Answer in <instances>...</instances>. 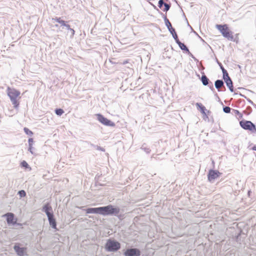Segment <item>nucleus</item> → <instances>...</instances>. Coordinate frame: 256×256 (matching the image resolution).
I'll list each match as a JSON object with an SVG mask.
<instances>
[{
  "label": "nucleus",
  "mask_w": 256,
  "mask_h": 256,
  "mask_svg": "<svg viewBox=\"0 0 256 256\" xmlns=\"http://www.w3.org/2000/svg\"><path fill=\"white\" fill-rule=\"evenodd\" d=\"M8 96L10 98L14 107L18 108L19 106L18 100L20 98V91L14 88L8 87L6 90Z\"/></svg>",
  "instance_id": "f257e3e1"
},
{
  "label": "nucleus",
  "mask_w": 256,
  "mask_h": 256,
  "mask_svg": "<svg viewBox=\"0 0 256 256\" xmlns=\"http://www.w3.org/2000/svg\"><path fill=\"white\" fill-rule=\"evenodd\" d=\"M42 211L46 214L50 225L53 228H56V222L52 212V209L48 204H45L42 208Z\"/></svg>",
  "instance_id": "f03ea898"
},
{
  "label": "nucleus",
  "mask_w": 256,
  "mask_h": 256,
  "mask_svg": "<svg viewBox=\"0 0 256 256\" xmlns=\"http://www.w3.org/2000/svg\"><path fill=\"white\" fill-rule=\"evenodd\" d=\"M99 214L107 216L118 214L120 212V209L116 208H114L112 205H108L105 206L99 207Z\"/></svg>",
  "instance_id": "7ed1b4c3"
},
{
  "label": "nucleus",
  "mask_w": 256,
  "mask_h": 256,
  "mask_svg": "<svg viewBox=\"0 0 256 256\" xmlns=\"http://www.w3.org/2000/svg\"><path fill=\"white\" fill-rule=\"evenodd\" d=\"M216 26L224 38L231 40H233L234 36L232 35V32L230 30L226 24H216Z\"/></svg>",
  "instance_id": "20e7f679"
},
{
  "label": "nucleus",
  "mask_w": 256,
  "mask_h": 256,
  "mask_svg": "<svg viewBox=\"0 0 256 256\" xmlns=\"http://www.w3.org/2000/svg\"><path fill=\"white\" fill-rule=\"evenodd\" d=\"M105 248L108 252H116L120 248V244L118 242L110 239L107 241Z\"/></svg>",
  "instance_id": "39448f33"
},
{
  "label": "nucleus",
  "mask_w": 256,
  "mask_h": 256,
  "mask_svg": "<svg viewBox=\"0 0 256 256\" xmlns=\"http://www.w3.org/2000/svg\"><path fill=\"white\" fill-rule=\"evenodd\" d=\"M240 126L245 130H248L252 133H256V126L250 120H242L240 122Z\"/></svg>",
  "instance_id": "423d86ee"
},
{
  "label": "nucleus",
  "mask_w": 256,
  "mask_h": 256,
  "mask_svg": "<svg viewBox=\"0 0 256 256\" xmlns=\"http://www.w3.org/2000/svg\"><path fill=\"white\" fill-rule=\"evenodd\" d=\"M96 116L98 120L103 124L110 126H115V124L114 122L104 118L102 115L100 114H97Z\"/></svg>",
  "instance_id": "0eeeda50"
},
{
  "label": "nucleus",
  "mask_w": 256,
  "mask_h": 256,
  "mask_svg": "<svg viewBox=\"0 0 256 256\" xmlns=\"http://www.w3.org/2000/svg\"><path fill=\"white\" fill-rule=\"evenodd\" d=\"M124 254L125 256H140V251L136 248H128L124 252Z\"/></svg>",
  "instance_id": "6e6552de"
},
{
  "label": "nucleus",
  "mask_w": 256,
  "mask_h": 256,
  "mask_svg": "<svg viewBox=\"0 0 256 256\" xmlns=\"http://www.w3.org/2000/svg\"><path fill=\"white\" fill-rule=\"evenodd\" d=\"M220 174V173L217 170H210L208 174V180L212 182H214L218 177Z\"/></svg>",
  "instance_id": "1a4fd4ad"
},
{
  "label": "nucleus",
  "mask_w": 256,
  "mask_h": 256,
  "mask_svg": "<svg viewBox=\"0 0 256 256\" xmlns=\"http://www.w3.org/2000/svg\"><path fill=\"white\" fill-rule=\"evenodd\" d=\"M14 249L17 254L19 256H24L26 250V248H20L18 244H16L14 245Z\"/></svg>",
  "instance_id": "9d476101"
},
{
  "label": "nucleus",
  "mask_w": 256,
  "mask_h": 256,
  "mask_svg": "<svg viewBox=\"0 0 256 256\" xmlns=\"http://www.w3.org/2000/svg\"><path fill=\"white\" fill-rule=\"evenodd\" d=\"M3 216L6 217V221L8 224H16V221L14 222V214L11 212H8Z\"/></svg>",
  "instance_id": "9b49d317"
},
{
  "label": "nucleus",
  "mask_w": 256,
  "mask_h": 256,
  "mask_svg": "<svg viewBox=\"0 0 256 256\" xmlns=\"http://www.w3.org/2000/svg\"><path fill=\"white\" fill-rule=\"evenodd\" d=\"M224 84L222 80H218L215 81L214 82V86L218 90V91L220 90V88L224 86Z\"/></svg>",
  "instance_id": "f8f14e48"
},
{
  "label": "nucleus",
  "mask_w": 256,
  "mask_h": 256,
  "mask_svg": "<svg viewBox=\"0 0 256 256\" xmlns=\"http://www.w3.org/2000/svg\"><path fill=\"white\" fill-rule=\"evenodd\" d=\"M99 208H88L86 210L87 214H98Z\"/></svg>",
  "instance_id": "ddd939ff"
},
{
  "label": "nucleus",
  "mask_w": 256,
  "mask_h": 256,
  "mask_svg": "<svg viewBox=\"0 0 256 256\" xmlns=\"http://www.w3.org/2000/svg\"><path fill=\"white\" fill-rule=\"evenodd\" d=\"M224 82L226 83V86L230 90L231 92H234L233 83H232V82L231 78L228 80Z\"/></svg>",
  "instance_id": "4468645a"
},
{
  "label": "nucleus",
  "mask_w": 256,
  "mask_h": 256,
  "mask_svg": "<svg viewBox=\"0 0 256 256\" xmlns=\"http://www.w3.org/2000/svg\"><path fill=\"white\" fill-rule=\"evenodd\" d=\"M201 80L202 84L204 86H207L208 84L209 79L207 78V76L205 74H203L201 78Z\"/></svg>",
  "instance_id": "2eb2a0df"
},
{
  "label": "nucleus",
  "mask_w": 256,
  "mask_h": 256,
  "mask_svg": "<svg viewBox=\"0 0 256 256\" xmlns=\"http://www.w3.org/2000/svg\"><path fill=\"white\" fill-rule=\"evenodd\" d=\"M179 47L182 50H184L186 52H190L188 48L183 43L181 42L180 41L176 43Z\"/></svg>",
  "instance_id": "dca6fc26"
},
{
  "label": "nucleus",
  "mask_w": 256,
  "mask_h": 256,
  "mask_svg": "<svg viewBox=\"0 0 256 256\" xmlns=\"http://www.w3.org/2000/svg\"><path fill=\"white\" fill-rule=\"evenodd\" d=\"M223 79L224 81L230 79V77L228 76V74L226 71V70H223Z\"/></svg>",
  "instance_id": "f3484780"
},
{
  "label": "nucleus",
  "mask_w": 256,
  "mask_h": 256,
  "mask_svg": "<svg viewBox=\"0 0 256 256\" xmlns=\"http://www.w3.org/2000/svg\"><path fill=\"white\" fill-rule=\"evenodd\" d=\"M66 29L68 30H69L70 34V36L73 37V36H74V33H75L74 30L73 28H70V26L68 24L66 26Z\"/></svg>",
  "instance_id": "a211bd4d"
},
{
  "label": "nucleus",
  "mask_w": 256,
  "mask_h": 256,
  "mask_svg": "<svg viewBox=\"0 0 256 256\" xmlns=\"http://www.w3.org/2000/svg\"><path fill=\"white\" fill-rule=\"evenodd\" d=\"M164 20L166 24V26L168 29L172 26L169 20L167 18L166 16L164 17Z\"/></svg>",
  "instance_id": "6ab92c4d"
},
{
  "label": "nucleus",
  "mask_w": 256,
  "mask_h": 256,
  "mask_svg": "<svg viewBox=\"0 0 256 256\" xmlns=\"http://www.w3.org/2000/svg\"><path fill=\"white\" fill-rule=\"evenodd\" d=\"M55 112L58 116H60L64 112V111L61 108H56L55 110Z\"/></svg>",
  "instance_id": "aec40b11"
},
{
  "label": "nucleus",
  "mask_w": 256,
  "mask_h": 256,
  "mask_svg": "<svg viewBox=\"0 0 256 256\" xmlns=\"http://www.w3.org/2000/svg\"><path fill=\"white\" fill-rule=\"evenodd\" d=\"M21 166H22L25 168H30V167L29 165L25 160H23L21 162Z\"/></svg>",
  "instance_id": "412c9836"
},
{
  "label": "nucleus",
  "mask_w": 256,
  "mask_h": 256,
  "mask_svg": "<svg viewBox=\"0 0 256 256\" xmlns=\"http://www.w3.org/2000/svg\"><path fill=\"white\" fill-rule=\"evenodd\" d=\"M24 131L26 132V134H27L28 135L31 136L33 134L32 132L26 128H24Z\"/></svg>",
  "instance_id": "4be33fe9"
},
{
  "label": "nucleus",
  "mask_w": 256,
  "mask_h": 256,
  "mask_svg": "<svg viewBox=\"0 0 256 256\" xmlns=\"http://www.w3.org/2000/svg\"><path fill=\"white\" fill-rule=\"evenodd\" d=\"M18 194H19V196L20 198L24 197L26 196V192L24 190H20L18 192Z\"/></svg>",
  "instance_id": "5701e85b"
},
{
  "label": "nucleus",
  "mask_w": 256,
  "mask_h": 256,
  "mask_svg": "<svg viewBox=\"0 0 256 256\" xmlns=\"http://www.w3.org/2000/svg\"><path fill=\"white\" fill-rule=\"evenodd\" d=\"M230 108L229 106H224L223 108V111L226 114H228L230 112Z\"/></svg>",
  "instance_id": "b1692460"
},
{
  "label": "nucleus",
  "mask_w": 256,
  "mask_h": 256,
  "mask_svg": "<svg viewBox=\"0 0 256 256\" xmlns=\"http://www.w3.org/2000/svg\"><path fill=\"white\" fill-rule=\"evenodd\" d=\"M62 20H61L60 18H52V20L53 23H54L55 22H58L60 23V22Z\"/></svg>",
  "instance_id": "393cba45"
},
{
  "label": "nucleus",
  "mask_w": 256,
  "mask_h": 256,
  "mask_svg": "<svg viewBox=\"0 0 256 256\" xmlns=\"http://www.w3.org/2000/svg\"><path fill=\"white\" fill-rule=\"evenodd\" d=\"M164 11H165V12L168 11L170 10V5L166 3L164 4Z\"/></svg>",
  "instance_id": "a878e982"
},
{
  "label": "nucleus",
  "mask_w": 256,
  "mask_h": 256,
  "mask_svg": "<svg viewBox=\"0 0 256 256\" xmlns=\"http://www.w3.org/2000/svg\"><path fill=\"white\" fill-rule=\"evenodd\" d=\"M166 3L164 2V0H160L158 1V6L160 8H161L163 5H164Z\"/></svg>",
  "instance_id": "bb28decb"
},
{
  "label": "nucleus",
  "mask_w": 256,
  "mask_h": 256,
  "mask_svg": "<svg viewBox=\"0 0 256 256\" xmlns=\"http://www.w3.org/2000/svg\"><path fill=\"white\" fill-rule=\"evenodd\" d=\"M172 36L174 38V40H176V43L180 42L176 32L174 33L173 35H172Z\"/></svg>",
  "instance_id": "cd10ccee"
},
{
  "label": "nucleus",
  "mask_w": 256,
  "mask_h": 256,
  "mask_svg": "<svg viewBox=\"0 0 256 256\" xmlns=\"http://www.w3.org/2000/svg\"><path fill=\"white\" fill-rule=\"evenodd\" d=\"M66 22L63 20H62L60 22V26H65L66 27V26L68 25L66 24Z\"/></svg>",
  "instance_id": "c85d7f7f"
},
{
  "label": "nucleus",
  "mask_w": 256,
  "mask_h": 256,
  "mask_svg": "<svg viewBox=\"0 0 256 256\" xmlns=\"http://www.w3.org/2000/svg\"><path fill=\"white\" fill-rule=\"evenodd\" d=\"M168 30L172 35H173L174 33L176 32L172 26Z\"/></svg>",
  "instance_id": "c756f323"
},
{
  "label": "nucleus",
  "mask_w": 256,
  "mask_h": 256,
  "mask_svg": "<svg viewBox=\"0 0 256 256\" xmlns=\"http://www.w3.org/2000/svg\"><path fill=\"white\" fill-rule=\"evenodd\" d=\"M142 148L144 150V151L147 153L148 154L150 152V150L148 148H144V146L142 147Z\"/></svg>",
  "instance_id": "7c9ffc66"
},
{
  "label": "nucleus",
  "mask_w": 256,
  "mask_h": 256,
  "mask_svg": "<svg viewBox=\"0 0 256 256\" xmlns=\"http://www.w3.org/2000/svg\"><path fill=\"white\" fill-rule=\"evenodd\" d=\"M200 110H201V112L203 114H205V112H204V110H206V108L204 106H202L200 108Z\"/></svg>",
  "instance_id": "2f4dec72"
},
{
  "label": "nucleus",
  "mask_w": 256,
  "mask_h": 256,
  "mask_svg": "<svg viewBox=\"0 0 256 256\" xmlns=\"http://www.w3.org/2000/svg\"><path fill=\"white\" fill-rule=\"evenodd\" d=\"M28 150L32 154L33 152H32V144H30V146H29Z\"/></svg>",
  "instance_id": "473e14b6"
},
{
  "label": "nucleus",
  "mask_w": 256,
  "mask_h": 256,
  "mask_svg": "<svg viewBox=\"0 0 256 256\" xmlns=\"http://www.w3.org/2000/svg\"><path fill=\"white\" fill-rule=\"evenodd\" d=\"M96 148H97V150H100L102 151H104V148H101L100 146H96Z\"/></svg>",
  "instance_id": "72a5a7b5"
},
{
  "label": "nucleus",
  "mask_w": 256,
  "mask_h": 256,
  "mask_svg": "<svg viewBox=\"0 0 256 256\" xmlns=\"http://www.w3.org/2000/svg\"><path fill=\"white\" fill-rule=\"evenodd\" d=\"M32 142H33V139L32 138H29L28 139L29 146H30V144H32Z\"/></svg>",
  "instance_id": "f704fd0d"
},
{
  "label": "nucleus",
  "mask_w": 256,
  "mask_h": 256,
  "mask_svg": "<svg viewBox=\"0 0 256 256\" xmlns=\"http://www.w3.org/2000/svg\"><path fill=\"white\" fill-rule=\"evenodd\" d=\"M219 64H220V68H221V70H222V72H223V70H226L222 66V64L220 63Z\"/></svg>",
  "instance_id": "c9c22d12"
},
{
  "label": "nucleus",
  "mask_w": 256,
  "mask_h": 256,
  "mask_svg": "<svg viewBox=\"0 0 256 256\" xmlns=\"http://www.w3.org/2000/svg\"><path fill=\"white\" fill-rule=\"evenodd\" d=\"M196 106H197V107H199L200 108V107L202 106L201 104L200 103H198L197 102L196 104Z\"/></svg>",
  "instance_id": "e433bc0d"
},
{
  "label": "nucleus",
  "mask_w": 256,
  "mask_h": 256,
  "mask_svg": "<svg viewBox=\"0 0 256 256\" xmlns=\"http://www.w3.org/2000/svg\"><path fill=\"white\" fill-rule=\"evenodd\" d=\"M196 106H197V107H199L200 108V107L202 106L201 104L200 103H198L197 102L196 104Z\"/></svg>",
  "instance_id": "4c0bfd02"
},
{
  "label": "nucleus",
  "mask_w": 256,
  "mask_h": 256,
  "mask_svg": "<svg viewBox=\"0 0 256 256\" xmlns=\"http://www.w3.org/2000/svg\"><path fill=\"white\" fill-rule=\"evenodd\" d=\"M128 62V60H126L123 61V62H122V64H127Z\"/></svg>",
  "instance_id": "58836bf2"
},
{
  "label": "nucleus",
  "mask_w": 256,
  "mask_h": 256,
  "mask_svg": "<svg viewBox=\"0 0 256 256\" xmlns=\"http://www.w3.org/2000/svg\"><path fill=\"white\" fill-rule=\"evenodd\" d=\"M252 150L256 151V145L253 146Z\"/></svg>",
  "instance_id": "ea45409f"
},
{
  "label": "nucleus",
  "mask_w": 256,
  "mask_h": 256,
  "mask_svg": "<svg viewBox=\"0 0 256 256\" xmlns=\"http://www.w3.org/2000/svg\"><path fill=\"white\" fill-rule=\"evenodd\" d=\"M54 26L56 27V28H58V24H54Z\"/></svg>",
  "instance_id": "a19ab883"
},
{
  "label": "nucleus",
  "mask_w": 256,
  "mask_h": 256,
  "mask_svg": "<svg viewBox=\"0 0 256 256\" xmlns=\"http://www.w3.org/2000/svg\"><path fill=\"white\" fill-rule=\"evenodd\" d=\"M210 88H211L212 90H214V88H213L212 86H210Z\"/></svg>",
  "instance_id": "79ce46f5"
}]
</instances>
